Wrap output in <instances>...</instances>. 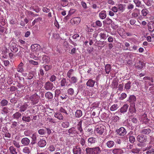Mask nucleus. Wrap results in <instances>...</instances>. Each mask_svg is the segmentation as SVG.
Listing matches in <instances>:
<instances>
[{
    "instance_id": "obj_33",
    "label": "nucleus",
    "mask_w": 154,
    "mask_h": 154,
    "mask_svg": "<svg viewBox=\"0 0 154 154\" xmlns=\"http://www.w3.org/2000/svg\"><path fill=\"white\" fill-rule=\"evenodd\" d=\"M82 111L80 110H77L75 112V116L76 118H79L82 116Z\"/></svg>"
},
{
    "instance_id": "obj_39",
    "label": "nucleus",
    "mask_w": 154,
    "mask_h": 154,
    "mask_svg": "<svg viewBox=\"0 0 154 154\" xmlns=\"http://www.w3.org/2000/svg\"><path fill=\"white\" fill-rule=\"evenodd\" d=\"M100 36L101 39L105 40L106 39L107 37L108 36V35L106 36L105 33L104 32H101L99 35Z\"/></svg>"
},
{
    "instance_id": "obj_29",
    "label": "nucleus",
    "mask_w": 154,
    "mask_h": 154,
    "mask_svg": "<svg viewBox=\"0 0 154 154\" xmlns=\"http://www.w3.org/2000/svg\"><path fill=\"white\" fill-rule=\"evenodd\" d=\"M21 116V114L19 112H17L13 115L12 117L14 119H18Z\"/></svg>"
},
{
    "instance_id": "obj_41",
    "label": "nucleus",
    "mask_w": 154,
    "mask_h": 154,
    "mask_svg": "<svg viewBox=\"0 0 154 154\" xmlns=\"http://www.w3.org/2000/svg\"><path fill=\"white\" fill-rule=\"evenodd\" d=\"M151 131V130L149 128L143 129L142 130L141 133L144 134H148Z\"/></svg>"
},
{
    "instance_id": "obj_16",
    "label": "nucleus",
    "mask_w": 154,
    "mask_h": 154,
    "mask_svg": "<svg viewBox=\"0 0 154 154\" xmlns=\"http://www.w3.org/2000/svg\"><path fill=\"white\" fill-rule=\"evenodd\" d=\"M135 66L139 69H141L144 66V63L141 61H139L137 64H135Z\"/></svg>"
},
{
    "instance_id": "obj_20",
    "label": "nucleus",
    "mask_w": 154,
    "mask_h": 154,
    "mask_svg": "<svg viewBox=\"0 0 154 154\" xmlns=\"http://www.w3.org/2000/svg\"><path fill=\"white\" fill-rule=\"evenodd\" d=\"M10 48L11 51L12 52L15 53L17 52L18 50V49L16 47V44L15 43H13L11 45Z\"/></svg>"
},
{
    "instance_id": "obj_50",
    "label": "nucleus",
    "mask_w": 154,
    "mask_h": 154,
    "mask_svg": "<svg viewBox=\"0 0 154 154\" xmlns=\"http://www.w3.org/2000/svg\"><path fill=\"white\" fill-rule=\"evenodd\" d=\"M75 11L76 10L75 9H71L69 12L68 14L66 16V17H68L69 16H71L72 14L74 13L75 12Z\"/></svg>"
},
{
    "instance_id": "obj_43",
    "label": "nucleus",
    "mask_w": 154,
    "mask_h": 154,
    "mask_svg": "<svg viewBox=\"0 0 154 154\" xmlns=\"http://www.w3.org/2000/svg\"><path fill=\"white\" fill-rule=\"evenodd\" d=\"M136 101V97L134 95H131L129 97V101L130 102H134Z\"/></svg>"
},
{
    "instance_id": "obj_1",
    "label": "nucleus",
    "mask_w": 154,
    "mask_h": 154,
    "mask_svg": "<svg viewBox=\"0 0 154 154\" xmlns=\"http://www.w3.org/2000/svg\"><path fill=\"white\" fill-rule=\"evenodd\" d=\"M67 134L72 137H81L84 134L82 128V121H80L77 125V128L73 127L66 131Z\"/></svg>"
},
{
    "instance_id": "obj_55",
    "label": "nucleus",
    "mask_w": 154,
    "mask_h": 154,
    "mask_svg": "<svg viewBox=\"0 0 154 154\" xmlns=\"http://www.w3.org/2000/svg\"><path fill=\"white\" fill-rule=\"evenodd\" d=\"M33 76V72H29L27 76V79H31L32 78Z\"/></svg>"
},
{
    "instance_id": "obj_26",
    "label": "nucleus",
    "mask_w": 154,
    "mask_h": 154,
    "mask_svg": "<svg viewBox=\"0 0 154 154\" xmlns=\"http://www.w3.org/2000/svg\"><path fill=\"white\" fill-rule=\"evenodd\" d=\"M58 98L60 100H63L66 99L68 98V96L65 93H61Z\"/></svg>"
},
{
    "instance_id": "obj_42",
    "label": "nucleus",
    "mask_w": 154,
    "mask_h": 154,
    "mask_svg": "<svg viewBox=\"0 0 154 154\" xmlns=\"http://www.w3.org/2000/svg\"><path fill=\"white\" fill-rule=\"evenodd\" d=\"M63 45L66 48H68L69 50H70V49L72 47V45L68 44L67 41H64L63 43Z\"/></svg>"
},
{
    "instance_id": "obj_10",
    "label": "nucleus",
    "mask_w": 154,
    "mask_h": 154,
    "mask_svg": "<svg viewBox=\"0 0 154 154\" xmlns=\"http://www.w3.org/2000/svg\"><path fill=\"white\" fill-rule=\"evenodd\" d=\"M81 21V19L80 17H75L72 19L70 21L71 23L72 24L79 23Z\"/></svg>"
},
{
    "instance_id": "obj_19",
    "label": "nucleus",
    "mask_w": 154,
    "mask_h": 154,
    "mask_svg": "<svg viewBox=\"0 0 154 154\" xmlns=\"http://www.w3.org/2000/svg\"><path fill=\"white\" fill-rule=\"evenodd\" d=\"M115 143L113 141L109 140L106 143V146L109 148H110L112 147L115 145Z\"/></svg>"
},
{
    "instance_id": "obj_13",
    "label": "nucleus",
    "mask_w": 154,
    "mask_h": 154,
    "mask_svg": "<svg viewBox=\"0 0 154 154\" xmlns=\"http://www.w3.org/2000/svg\"><path fill=\"white\" fill-rule=\"evenodd\" d=\"M73 152L74 154H81V148L79 146L74 147Z\"/></svg>"
},
{
    "instance_id": "obj_37",
    "label": "nucleus",
    "mask_w": 154,
    "mask_h": 154,
    "mask_svg": "<svg viewBox=\"0 0 154 154\" xmlns=\"http://www.w3.org/2000/svg\"><path fill=\"white\" fill-rule=\"evenodd\" d=\"M23 153L27 154H29L30 152V150L29 148L28 147H26L24 148L23 150Z\"/></svg>"
},
{
    "instance_id": "obj_23",
    "label": "nucleus",
    "mask_w": 154,
    "mask_h": 154,
    "mask_svg": "<svg viewBox=\"0 0 154 154\" xmlns=\"http://www.w3.org/2000/svg\"><path fill=\"white\" fill-rule=\"evenodd\" d=\"M9 150L11 154H17V152L16 149L13 146H11L9 148Z\"/></svg>"
},
{
    "instance_id": "obj_30",
    "label": "nucleus",
    "mask_w": 154,
    "mask_h": 154,
    "mask_svg": "<svg viewBox=\"0 0 154 154\" xmlns=\"http://www.w3.org/2000/svg\"><path fill=\"white\" fill-rule=\"evenodd\" d=\"M31 49L33 51H36L40 47V45L37 44H34L31 46Z\"/></svg>"
},
{
    "instance_id": "obj_25",
    "label": "nucleus",
    "mask_w": 154,
    "mask_h": 154,
    "mask_svg": "<svg viewBox=\"0 0 154 154\" xmlns=\"http://www.w3.org/2000/svg\"><path fill=\"white\" fill-rule=\"evenodd\" d=\"M125 5H123L122 4H119L117 5V8L119 11L122 12H123L125 9Z\"/></svg>"
},
{
    "instance_id": "obj_49",
    "label": "nucleus",
    "mask_w": 154,
    "mask_h": 154,
    "mask_svg": "<svg viewBox=\"0 0 154 154\" xmlns=\"http://www.w3.org/2000/svg\"><path fill=\"white\" fill-rule=\"evenodd\" d=\"M66 83V80L65 78H63L61 80L60 82V86L61 87H64Z\"/></svg>"
},
{
    "instance_id": "obj_3",
    "label": "nucleus",
    "mask_w": 154,
    "mask_h": 154,
    "mask_svg": "<svg viewBox=\"0 0 154 154\" xmlns=\"http://www.w3.org/2000/svg\"><path fill=\"white\" fill-rule=\"evenodd\" d=\"M40 98V96L38 95L36 93H35L30 97L29 99L32 104L34 105L38 103Z\"/></svg>"
},
{
    "instance_id": "obj_31",
    "label": "nucleus",
    "mask_w": 154,
    "mask_h": 154,
    "mask_svg": "<svg viewBox=\"0 0 154 154\" xmlns=\"http://www.w3.org/2000/svg\"><path fill=\"white\" fill-rule=\"evenodd\" d=\"M97 142V140L95 138L91 137L88 138V142L91 144Z\"/></svg>"
},
{
    "instance_id": "obj_8",
    "label": "nucleus",
    "mask_w": 154,
    "mask_h": 154,
    "mask_svg": "<svg viewBox=\"0 0 154 154\" xmlns=\"http://www.w3.org/2000/svg\"><path fill=\"white\" fill-rule=\"evenodd\" d=\"M147 139L146 136L143 135H138L137 138V140L140 143H143L146 141Z\"/></svg>"
},
{
    "instance_id": "obj_57",
    "label": "nucleus",
    "mask_w": 154,
    "mask_h": 154,
    "mask_svg": "<svg viewBox=\"0 0 154 154\" xmlns=\"http://www.w3.org/2000/svg\"><path fill=\"white\" fill-rule=\"evenodd\" d=\"M141 13L143 16H146L148 14V11L146 9H143L142 10Z\"/></svg>"
},
{
    "instance_id": "obj_11",
    "label": "nucleus",
    "mask_w": 154,
    "mask_h": 154,
    "mask_svg": "<svg viewBox=\"0 0 154 154\" xmlns=\"http://www.w3.org/2000/svg\"><path fill=\"white\" fill-rule=\"evenodd\" d=\"M128 105L127 104H124L123 106L120 109V112L122 113H124L126 112L128 107Z\"/></svg>"
},
{
    "instance_id": "obj_59",
    "label": "nucleus",
    "mask_w": 154,
    "mask_h": 154,
    "mask_svg": "<svg viewBox=\"0 0 154 154\" xmlns=\"http://www.w3.org/2000/svg\"><path fill=\"white\" fill-rule=\"evenodd\" d=\"M47 120L51 123H57L56 120L52 118H47Z\"/></svg>"
},
{
    "instance_id": "obj_45",
    "label": "nucleus",
    "mask_w": 154,
    "mask_h": 154,
    "mask_svg": "<svg viewBox=\"0 0 154 154\" xmlns=\"http://www.w3.org/2000/svg\"><path fill=\"white\" fill-rule=\"evenodd\" d=\"M141 120L143 122H147L148 121V119L146 117V115L144 114L141 117Z\"/></svg>"
},
{
    "instance_id": "obj_51",
    "label": "nucleus",
    "mask_w": 154,
    "mask_h": 154,
    "mask_svg": "<svg viewBox=\"0 0 154 154\" xmlns=\"http://www.w3.org/2000/svg\"><path fill=\"white\" fill-rule=\"evenodd\" d=\"M129 140L131 143H134L135 141V137L133 136H129Z\"/></svg>"
},
{
    "instance_id": "obj_15",
    "label": "nucleus",
    "mask_w": 154,
    "mask_h": 154,
    "mask_svg": "<svg viewBox=\"0 0 154 154\" xmlns=\"http://www.w3.org/2000/svg\"><path fill=\"white\" fill-rule=\"evenodd\" d=\"M112 152L114 154H122L124 152L121 149L115 148L112 150Z\"/></svg>"
},
{
    "instance_id": "obj_18",
    "label": "nucleus",
    "mask_w": 154,
    "mask_h": 154,
    "mask_svg": "<svg viewBox=\"0 0 154 154\" xmlns=\"http://www.w3.org/2000/svg\"><path fill=\"white\" fill-rule=\"evenodd\" d=\"M61 127L64 128H68L70 126V123L68 121L63 122L61 124Z\"/></svg>"
},
{
    "instance_id": "obj_5",
    "label": "nucleus",
    "mask_w": 154,
    "mask_h": 154,
    "mask_svg": "<svg viewBox=\"0 0 154 154\" xmlns=\"http://www.w3.org/2000/svg\"><path fill=\"white\" fill-rule=\"evenodd\" d=\"M116 132L117 134L120 136H124L127 133L126 129L124 127L120 128L116 130Z\"/></svg>"
},
{
    "instance_id": "obj_58",
    "label": "nucleus",
    "mask_w": 154,
    "mask_h": 154,
    "mask_svg": "<svg viewBox=\"0 0 154 154\" xmlns=\"http://www.w3.org/2000/svg\"><path fill=\"white\" fill-rule=\"evenodd\" d=\"M127 56L131 59H132L134 57H135V54L132 53H128L127 54Z\"/></svg>"
},
{
    "instance_id": "obj_9",
    "label": "nucleus",
    "mask_w": 154,
    "mask_h": 154,
    "mask_svg": "<svg viewBox=\"0 0 154 154\" xmlns=\"http://www.w3.org/2000/svg\"><path fill=\"white\" fill-rule=\"evenodd\" d=\"M148 29L149 32H152L154 30V21H151L147 24Z\"/></svg>"
},
{
    "instance_id": "obj_64",
    "label": "nucleus",
    "mask_w": 154,
    "mask_h": 154,
    "mask_svg": "<svg viewBox=\"0 0 154 154\" xmlns=\"http://www.w3.org/2000/svg\"><path fill=\"white\" fill-rule=\"evenodd\" d=\"M146 154H154V149H149L146 152Z\"/></svg>"
},
{
    "instance_id": "obj_63",
    "label": "nucleus",
    "mask_w": 154,
    "mask_h": 154,
    "mask_svg": "<svg viewBox=\"0 0 154 154\" xmlns=\"http://www.w3.org/2000/svg\"><path fill=\"white\" fill-rule=\"evenodd\" d=\"M29 63L34 65H37L38 64V62L35 61L33 60H30L29 61Z\"/></svg>"
},
{
    "instance_id": "obj_38",
    "label": "nucleus",
    "mask_w": 154,
    "mask_h": 154,
    "mask_svg": "<svg viewBox=\"0 0 154 154\" xmlns=\"http://www.w3.org/2000/svg\"><path fill=\"white\" fill-rule=\"evenodd\" d=\"M70 81V83L72 84H75L77 82L78 79L76 77L73 76L71 78V79Z\"/></svg>"
},
{
    "instance_id": "obj_44",
    "label": "nucleus",
    "mask_w": 154,
    "mask_h": 154,
    "mask_svg": "<svg viewBox=\"0 0 154 154\" xmlns=\"http://www.w3.org/2000/svg\"><path fill=\"white\" fill-rule=\"evenodd\" d=\"M42 18L41 17H39L36 19H35L32 22V24L33 26L36 23H37L41 21Z\"/></svg>"
},
{
    "instance_id": "obj_62",
    "label": "nucleus",
    "mask_w": 154,
    "mask_h": 154,
    "mask_svg": "<svg viewBox=\"0 0 154 154\" xmlns=\"http://www.w3.org/2000/svg\"><path fill=\"white\" fill-rule=\"evenodd\" d=\"M61 3H62V5L64 7L67 5V0H60Z\"/></svg>"
},
{
    "instance_id": "obj_47",
    "label": "nucleus",
    "mask_w": 154,
    "mask_h": 154,
    "mask_svg": "<svg viewBox=\"0 0 154 154\" xmlns=\"http://www.w3.org/2000/svg\"><path fill=\"white\" fill-rule=\"evenodd\" d=\"M43 60L45 63L48 62L50 61L49 58L47 56H44L42 58Z\"/></svg>"
},
{
    "instance_id": "obj_14",
    "label": "nucleus",
    "mask_w": 154,
    "mask_h": 154,
    "mask_svg": "<svg viewBox=\"0 0 154 154\" xmlns=\"http://www.w3.org/2000/svg\"><path fill=\"white\" fill-rule=\"evenodd\" d=\"M53 94L52 93L48 91L45 94V97L46 99L47 100L51 101L53 98Z\"/></svg>"
},
{
    "instance_id": "obj_34",
    "label": "nucleus",
    "mask_w": 154,
    "mask_h": 154,
    "mask_svg": "<svg viewBox=\"0 0 154 154\" xmlns=\"http://www.w3.org/2000/svg\"><path fill=\"white\" fill-rule=\"evenodd\" d=\"M105 71L106 74H109L111 69V67L110 64H107L105 67Z\"/></svg>"
},
{
    "instance_id": "obj_4",
    "label": "nucleus",
    "mask_w": 154,
    "mask_h": 154,
    "mask_svg": "<svg viewBox=\"0 0 154 154\" xmlns=\"http://www.w3.org/2000/svg\"><path fill=\"white\" fill-rule=\"evenodd\" d=\"M104 127L103 126H97L96 127L94 130L95 133H97L100 135H102L104 132Z\"/></svg>"
},
{
    "instance_id": "obj_46",
    "label": "nucleus",
    "mask_w": 154,
    "mask_h": 154,
    "mask_svg": "<svg viewBox=\"0 0 154 154\" xmlns=\"http://www.w3.org/2000/svg\"><path fill=\"white\" fill-rule=\"evenodd\" d=\"M131 87V82L129 81L126 83L125 85V88L126 90L129 89Z\"/></svg>"
},
{
    "instance_id": "obj_36",
    "label": "nucleus",
    "mask_w": 154,
    "mask_h": 154,
    "mask_svg": "<svg viewBox=\"0 0 154 154\" xmlns=\"http://www.w3.org/2000/svg\"><path fill=\"white\" fill-rule=\"evenodd\" d=\"M22 119L23 121L25 122H29L31 121V118L30 116H23Z\"/></svg>"
},
{
    "instance_id": "obj_60",
    "label": "nucleus",
    "mask_w": 154,
    "mask_h": 154,
    "mask_svg": "<svg viewBox=\"0 0 154 154\" xmlns=\"http://www.w3.org/2000/svg\"><path fill=\"white\" fill-rule=\"evenodd\" d=\"M140 150L139 149L135 148L131 150V152L134 153H137L139 152Z\"/></svg>"
},
{
    "instance_id": "obj_7",
    "label": "nucleus",
    "mask_w": 154,
    "mask_h": 154,
    "mask_svg": "<svg viewBox=\"0 0 154 154\" xmlns=\"http://www.w3.org/2000/svg\"><path fill=\"white\" fill-rule=\"evenodd\" d=\"M28 105L26 103H24L23 104L20 105L19 104L17 106V107L19 109V111L22 112L25 111L27 109Z\"/></svg>"
},
{
    "instance_id": "obj_22",
    "label": "nucleus",
    "mask_w": 154,
    "mask_h": 154,
    "mask_svg": "<svg viewBox=\"0 0 154 154\" xmlns=\"http://www.w3.org/2000/svg\"><path fill=\"white\" fill-rule=\"evenodd\" d=\"M95 83V81L91 79H90L87 82L86 85H87L88 86L91 87H94Z\"/></svg>"
},
{
    "instance_id": "obj_32",
    "label": "nucleus",
    "mask_w": 154,
    "mask_h": 154,
    "mask_svg": "<svg viewBox=\"0 0 154 154\" xmlns=\"http://www.w3.org/2000/svg\"><path fill=\"white\" fill-rule=\"evenodd\" d=\"M23 64L22 62H21L18 65L17 68V71L18 72H22L23 71Z\"/></svg>"
},
{
    "instance_id": "obj_2",
    "label": "nucleus",
    "mask_w": 154,
    "mask_h": 154,
    "mask_svg": "<svg viewBox=\"0 0 154 154\" xmlns=\"http://www.w3.org/2000/svg\"><path fill=\"white\" fill-rule=\"evenodd\" d=\"M86 150V154H99L101 152L100 149L99 147L87 148Z\"/></svg>"
},
{
    "instance_id": "obj_53",
    "label": "nucleus",
    "mask_w": 154,
    "mask_h": 154,
    "mask_svg": "<svg viewBox=\"0 0 154 154\" xmlns=\"http://www.w3.org/2000/svg\"><path fill=\"white\" fill-rule=\"evenodd\" d=\"M73 72V70L72 69H70L68 71L67 74V76L69 78L71 77V76Z\"/></svg>"
},
{
    "instance_id": "obj_40",
    "label": "nucleus",
    "mask_w": 154,
    "mask_h": 154,
    "mask_svg": "<svg viewBox=\"0 0 154 154\" xmlns=\"http://www.w3.org/2000/svg\"><path fill=\"white\" fill-rule=\"evenodd\" d=\"M118 108V105L117 104H115L111 106L110 109L112 111H114L117 109Z\"/></svg>"
},
{
    "instance_id": "obj_56",
    "label": "nucleus",
    "mask_w": 154,
    "mask_h": 154,
    "mask_svg": "<svg viewBox=\"0 0 154 154\" xmlns=\"http://www.w3.org/2000/svg\"><path fill=\"white\" fill-rule=\"evenodd\" d=\"M48 149L50 152H52L54 151L55 150V148L53 145H50L48 148Z\"/></svg>"
},
{
    "instance_id": "obj_6",
    "label": "nucleus",
    "mask_w": 154,
    "mask_h": 154,
    "mask_svg": "<svg viewBox=\"0 0 154 154\" xmlns=\"http://www.w3.org/2000/svg\"><path fill=\"white\" fill-rule=\"evenodd\" d=\"M54 87L53 84L49 82H46L44 87V88L47 91L51 90Z\"/></svg>"
},
{
    "instance_id": "obj_52",
    "label": "nucleus",
    "mask_w": 154,
    "mask_h": 154,
    "mask_svg": "<svg viewBox=\"0 0 154 154\" xmlns=\"http://www.w3.org/2000/svg\"><path fill=\"white\" fill-rule=\"evenodd\" d=\"M67 92L68 94L72 95L74 93V91L73 88H70L68 90Z\"/></svg>"
},
{
    "instance_id": "obj_28",
    "label": "nucleus",
    "mask_w": 154,
    "mask_h": 154,
    "mask_svg": "<svg viewBox=\"0 0 154 154\" xmlns=\"http://www.w3.org/2000/svg\"><path fill=\"white\" fill-rule=\"evenodd\" d=\"M133 2L135 4L136 7L143 8V6H144L142 5L141 2L139 0H134Z\"/></svg>"
},
{
    "instance_id": "obj_17",
    "label": "nucleus",
    "mask_w": 154,
    "mask_h": 154,
    "mask_svg": "<svg viewBox=\"0 0 154 154\" xmlns=\"http://www.w3.org/2000/svg\"><path fill=\"white\" fill-rule=\"evenodd\" d=\"M11 109L7 107H3L1 110V113L2 114H5L8 113L10 112Z\"/></svg>"
},
{
    "instance_id": "obj_48",
    "label": "nucleus",
    "mask_w": 154,
    "mask_h": 154,
    "mask_svg": "<svg viewBox=\"0 0 154 154\" xmlns=\"http://www.w3.org/2000/svg\"><path fill=\"white\" fill-rule=\"evenodd\" d=\"M61 93L60 89H56L55 91V97H58Z\"/></svg>"
},
{
    "instance_id": "obj_27",
    "label": "nucleus",
    "mask_w": 154,
    "mask_h": 154,
    "mask_svg": "<svg viewBox=\"0 0 154 154\" xmlns=\"http://www.w3.org/2000/svg\"><path fill=\"white\" fill-rule=\"evenodd\" d=\"M106 11H101L99 14V17L101 19H104L106 18Z\"/></svg>"
},
{
    "instance_id": "obj_12",
    "label": "nucleus",
    "mask_w": 154,
    "mask_h": 154,
    "mask_svg": "<svg viewBox=\"0 0 154 154\" xmlns=\"http://www.w3.org/2000/svg\"><path fill=\"white\" fill-rule=\"evenodd\" d=\"M30 142L29 139L27 137L23 138L21 140V143L25 146H28Z\"/></svg>"
},
{
    "instance_id": "obj_61",
    "label": "nucleus",
    "mask_w": 154,
    "mask_h": 154,
    "mask_svg": "<svg viewBox=\"0 0 154 154\" xmlns=\"http://www.w3.org/2000/svg\"><path fill=\"white\" fill-rule=\"evenodd\" d=\"M23 48H21V49H20L18 53L16 54L17 56L19 57L22 56L23 54Z\"/></svg>"
},
{
    "instance_id": "obj_54",
    "label": "nucleus",
    "mask_w": 154,
    "mask_h": 154,
    "mask_svg": "<svg viewBox=\"0 0 154 154\" xmlns=\"http://www.w3.org/2000/svg\"><path fill=\"white\" fill-rule=\"evenodd\" d=\"M12 142L13 143L16 147L17 148H19L20 147V146L19 145V142L14 140H13Z\"/></svg>"
},
{
    "instance_id": "obj_24",
    "label": "nucleus",
    "mask_w": 154,
    "mask_h": 154,
    "mask_svg": "<svg viewBox=\"0 0 154 154\" xmlns=\"http://www.w3.org/2000/svg\"><path fill=\"white\" fill-rule=\"evenodd\" d=\"M46 144V142L44 140H40L38 142V145L41 147H44Z\"/></svg>"
},
{
    "instance_id": "obj_35",
    "label": "nucleus",
    "mask_w": 154,
    "mask_h": 154,
    "mask_svg": "<svg viewBox=\"0 0 154 154\" xmlns=\"http://www.w3.org/2000/svg\"><path fill=\"white\" fill-rule=\"evenodd\" d=\"M8 103V101L6 99H3L0 102V105L2 106H6Z\"/></svg>"
},
{
    "instance_id": "obj_21",
    "label": "nucleus",
    "mask_w": 154,
    "mask_h": 154,
    "mask_svg": "<svg viewBox=\"0 0 154 154\" xmlns=\"http://www.w3.org/2000/svg\"><path fill=\"white\" fill-rule=\"evenodd\" d=\"M54 116L59 120H62L63 119L62 115L60 112H57L54 113Z\"/></svg>"
}]
</instances>
